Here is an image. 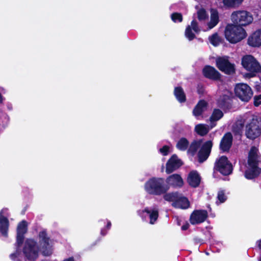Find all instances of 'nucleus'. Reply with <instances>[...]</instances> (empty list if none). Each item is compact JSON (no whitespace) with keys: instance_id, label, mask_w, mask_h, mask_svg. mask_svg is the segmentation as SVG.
<instances>
[{"instance_id":"obj_53","label":"nucleus","mask_w":261,"mask_h":261,"mask_svg":"<svg viewBox=\"0 0 261 261\" xmlns=\"http://www.w3.org/2000/svg\"><path fill=\"white\" fill-rule=\"evenodd\" d=\"M177 223H178V225H180V222H179V221L178 219H177Z\"/></svg>"},{"instance_id":"obj_51","label":"nucleus","mask_w":261,"mask_h":261,"mask_svg":"<svg viewBox=\"0 0 261 261\" xmlns=\"http://www.w3.org/2000/svg\"><path fill=\"white\" fill-rule=\"evenodd\" d=\"M3 102V96L2 94L0 93V103H2Z\"/></svg>"},{"instance_id":"obj_25","label":"nucleus","mask_w":261,"mask_h":261,"mask_svg":"<svg viewBox=\"0 0 261 261\" xmlns=\"http://www.w3.org/2000/svg\"><path fill=\"white\" fill-rule=\"evenodd\" d=\"M174 95L180 103H184L186 101V95L181 87L178 86L174 88Z\"/></svg>"},{"instance_id":"obj_44","label":"nucleus","mask_w":261,"mask_h":261,"mask_svg":"<svg viewBox=\"0 0 261 261\" xmlns=\"http://www.w3.org/2000/svg\"><path fill=\"white\" fill-rule=\"evenodd\" d=\"M261 94L255 95L254 97L253 104L254 106L258 107L261 104Z\"/></svg>"},{"instance_id":"obj_41","label":"nucleus","mask_w":261,"mask_h":261,"mask_svg":"<svg viewBox=\"0 0 261 261\" xmlns=\"http://www.w3.org/2000/svg\"><path fill=\"white\" fill-rule=\"evenodd\" d=\"M217 198L221 203H223L226 200V196L224 192L222 190L219 191L218 193Z\"/></svg>"},{"instance_id":"obj_46","label":"nucleus","mask_w":261,"mask_h":261,"mask_svg":"<svg viewBox=\"0 0 261 261\" xmlns=\"http://www.w3.org/2000/svg\"><path fill=\"white\" fill-rule=\"evenodd\" d=\"M190 226V225L188 222H186V223L181 226V228L182 230H187Z\"/></svg>"},{"instance_id":"obj_18","label":"nucleus","mask_w":261,"mask_h":261,"mask_svg":"<svg viewBox=\"0 0 261 261\" xmlns=\"http://www.w3.org/2000/svg\"><path fill=\"white\" fill-rule=\"evenodd\" d=\"M247 44L253 47L261 46V29L255 31L248 37Z\"/></svg>"},{"instance_id":"obj_4","label":"nucleus","mask_w":261,"mask_h":261,"mask_svg":"<svg viewBox=\"0 0 261 261\" xmlns=\"http://www.w3.org/2000/svg\"><path fill=\"white\" fill-rule=\"evenodd\" d=\"M230 18L233 24L242 28L251 24L253 20L252 14L245 10L233 12L231 14Z\"/></svg>"},{"instance_id":"obj_12","label":"nucleus","mask_w":261,"mask_h":261,"mask_svg":"<svg viewBox=\"0 0 261 261\" xmlns=\"http://www.w3.org/2000/svg\"><path fill=\"white\" fill-rule=\"evenodd\" d=\"M182 165V162L176 154L172 155L166 165V172L170 174Z\"/></svg>"},{"instance_id":"obj_32","label":"nucleus","mask_w":261,"mask_h":261,"mask_svg":"<svg viewBox=\"0 0 261 261\" xmlns=\"http://www.w3.org/2000/svg\"><path fill=\"white\" fill-rule=\"evenodd\" d=\"M243 127L244 124L242 122L236 123L233 125L232 131L234 136H241Z\"/></svg>"},{"instance_id":"obj_37","label":"nucleus","mask_w":261,"mask_h":261,"mask_svg":"<svg viewBox=\"0 0 261 261\" xmlns=\"http://www.w3.org/2000/svg\"><path fill=\"white\" fill-rule=\"evenodd\" d=\"M210 41L211 43L214 46H217L220 42V38L217 33L213 34L210 37Z\"/></svg>"},{"instance_id":"obj_5","label":"nucleus","mask_w":261,"mask_h":261,"mask_svg":"<svg viewBox=\"0 0 261 261\" xmlns=\"http://www.w3.org/2000/svg\"><path fill=\"white\" fill-rule=\"evenodd\" d=\"M241 63L243 67L249 73H247L249 77L255 75L256 73L261 71V66L257 60L252 55H247L242 58Z\"/></svg>"},{"instance_id":"obj_49","label":"nucleus","mask_w":261,"mask_h":261,"mask_svg":"<svg viewBox=\"0 0 261 261\" xmlns=\"http://www.w3.org/2000/svg\"><path fill=\"white\" fill-rule=\"evenodd\" d=\"M63 261H74L73 257H70L67 259H64Z\"/></svg>"},{"instance_id":"obj_47","label":"nucleus","mask_w":261,"mask_h":261,"mask_svg":"<svg viewBox=\"0 0 261 261\" xmlns=\"http://www.w3.org/2000/svg\"><path fill=\"white\" fill-rule=\"evenodd\" d=\"M107 233V230H106V229H105V228H103V229H101V231H100V234H101L102 236H105Z\"/></svg>"},{"instance_id":"obj_39","label":"nucleus","mask_w":261,"mask_h":261,"mask_svg":"<svg viewBox=\"0 0 261 261\" xmlns=\"http://www.w3.org/2000/svg\"><path fill=\"white\" fill-rule=\"evenodd\" d=\"M24 240V234L17 233L16 236L17 247L19 248L22 245Z\"/></svg>"},{"instance_id":"obj_29","label":"nucleus","mask_w":261,"mask_h":261,"mask_svg":"<svg viewBox=\"0 0 261 261\" xmlns=\"http://www.w3.org/2000/svg\"><path fill=\"white\" fill-rule=\"evenodd\" d=\"M209 130V128L203 124H198L195 127V131L200 136H204Z\"/></svg>"},{"instance_id":"obj_31","label":"nucleus","mask_w":261,"mask_h":261,"mask_svg":"<svg viewBox=\"0 0 261 261\" xmlns=\"http://www.w3.org/2000/svg\"><path fill=\"white\" fill-rule=\"evenodd\" d=\"M28 230V224L26 221L22 220L18 224L17 227V233L24 234Z\"/></svg>"},{"instance_id":"obj_15","label":"nucleus","mask_w":261,"mask_h":261,"mask_svg":"<svg viewBox=\"0 0 261 261\" xmlns=\"http://www.w3.org/2000/svg\"><path fill=\"white\" fill-rule=\"evenodd\" d=\"M165 181L166 182L165 186H168V189L170 187L180 188H181L184 184V182L181 176L180 175L177 173L173 174L168 176L166 178Z\"/></svg>"},{"instance_id":"obj_30","label":"nucleus","mask_w":261,"mask_h":261,"mask_svg":"<svg viewBox=\"0 0 261 261\" xmlns=\"http://www.w3.org/2000/svg\"><path fill=\"white\" fill-rule=\"evenodd\" d=\"M224 114L221 110L219 109H214L210 118V121L212 123L220 120L223 117Z\"/></svg>"},{"instance_id":"obj_8","label":"nucleus","mask_w":261,"mask_h":261,"mask_svg":"<svg viewBox=\"0 0 261 261\" xmlns=\"http://www.w3.org/2000/svg\"><path fill=\"white\" fill-rule=\"evenodd\" d=\"M234 93L237 97L243 101L248 102L253 95L251 88L247 84L239 83L234 88Z\"/></svg>"},{"instance_id":"obj_54","label":"nucleus","mask_w":261,"mask_h":261,"mask_svg":"<svg viewBox=\"0 0 261 261\" xmlns=\"http://www.w3.org/2000/svg\"><path fill=\"white\" fill-rule=\"evenodd\" d=\"M258 261H261V257L258 259Z\"/></svg>"},{"instance_id":"obj_2","label":"nucleus","mask_w":261,"mask_h":261,"mask_svg":"<svg viewBox=\"0 0 261 261\" xmlns=\"http://www.w3.org/2000/svg\"><path fill=\"white\" fill-rule=\"evenodd\" d=\"M224 36L229 43L236 44L245 39L247 36V33L244 28L231 23L226 25Z\"/></svg>"},{"instance_id":"obj_36","label":"nucleus","mask_w":261,"mask_h":261,"mask_svg":"<svg viewBox=\"0 0 261 261\" xmlns=\"http://www.w3.org/2000/svg\"><path fill=\"white\" fill-rule=\"evenodd\" d=\"M172 20L174 22H181L183 20L182 15L180 13L174 12L171 16Z\"/></svg>"},{"instance_id":"obj_13","label":"nucleus","mask_w":261,"mask_h":261,"mask_svg":"<svg viewBox=\"0 0 261 261\" xmlns=\"http://www.w3.org/2000/svg\"><path fill=\"white\" fill-rule=\"evenodd\" d=\"M233 137L231 133L227 132L222 137L219 144L221 152H228L232 146Z\"/></svg>"},{"instance_id":"obj_35","label":"nucleus","mask_w":261,"mask_h":261,"mask_svg":"<svg viewBox=\"0 0 261 261\" xmlns=\"http://www.w3.org/2000/svg\"><path fill=\"white\" fill-rule=\"evenodd\" d=\"M192 30L191 27L188 25L185 30V36L189 41H192L196 38V36Z\"/></svg>"},{"instance_id":"obj_50","label":"nucleus","mask_w":261,"mask_h":261,"mask_svg":"<svg viewBox=\"0 0 261 261\" xmlns=\"http://www.w3.org/2000/svg\"><path fill=\"white\" fill-rule=\"evenodd\" d=\"M258 247L259 249L261 250V240L258 241Z\"/></svg>"},{"instance_id":"obj_24","label":"nucleus","mask_w":261,"mask_h":261,"mask_svg":"<svg viewBox=\"0 0 261 261\" xmlns=\"http://www.w3.org/2000/svg\"><path fill=\"white\" fill-rule=\"evenodd\" d=\"M219 22V13L217 10H212L211 12L210 21L207 23L208 28L212 29Z\"/></svg>"},{"instance_id":"obj_43","label":"nucleus","mask_w":261,"mask_h":261,"mask_svg":"<svg viewBox=\"0 0 261 261\" xmlns=\"http://www.w3.org/2000/svg\"><path fill=\"white\" fill-rule=\"evenodd\" d=\"M257 149L254 147H251L248 154V157H258Z\"/></svg>"},{"instance_id":"obj_14","label":"nucleus","mask_w":261,"mask_h":261,"mask_svg":"<svg viewBox=\"0 0 261 261\" xmlns=\"http://www.w3.org/2000/svg\"><path fill=\"white\" fill-rule=\"evenodd\" d=\"M202 72L205 78L215 81L220 80L221 77L220 73L210 65H205L202 69Z\"/></svg>"},{"instance_id":"obj_6","label":"nucleus","mask_w":261,"mask_h":261,"mask_svg":"<svg viewBox=\"0 0 261 261\" xmlns=\"http://www.w3.org/2000/svg\"><path fill=\"white\" fill-rule=\"evenodd\" d=\"M214 170L219 172L223 176H228L232 173L233 166L227 157L222 155L215 161Z\"/></svg>"},{"instance_id":"obj_20","label":"nucleus","mask_w":261,"mask_h":261,"mask_svg":"<svg viewBox=\"0 0 261 261\" xmlns=\"http://www.w3.org/2000/svg\"><path fill=\"white\" fill-rule=\"evenodd\" d=\"M261 173V168L259 167L249 166L244 173L247 179H253L257 178Z\"/></svg>"},{"instance_id":"obj_48","label":"nucleus","mask_w":261,"mask_h":261,"mask_svg":"<svg viewBox=\"0 0 261 261\" xmlns=\"http://www.w3.org/2000/svg\"><path fill=\"white\" fill-rule=\"evenodd\" d=\"M111 227V222L110 221H108L106 227L107 229H110Z\"/></svg>"},{"instance_id":"obj_10","label":"nucleus","mask_w":261,"mask_h":261,"mask_svg":"<svg viewBox=\"0 0 261 261\" xmlns=\"http://www.w3.org/2000/svg\"><path fill=\"white\" fill-rule=\"evenodd\" d=\"M213 146V142L212 140H207L201 144L197 153L198 162L199 163H202L207 160L211 153Z\"/></svg>"},{"instance_id":"obj_28","label":"nucleus","mask_w":261,"mask_h":261,"mask_svg":"<svg viewBox=\"0 0 261 261\" xmlns=\"http://www.w3.org/2000/svg\"><path fill=\"white\" fill-rule=\"evenodd\" d=\"M189 146V142L188 139L182 137L177 142L176 147L180 151H185L188 149Z\"/></svg>"},{"instance_id":"obj_7","label":"nucleus","mask_w":261,"mask_h":261,"mask_svg":"<svg viewBox=\"0 0 261 261\" xmlns=\"http://www.w3.org/2000/svg\"><path fill=\"white\" fill-rule=\"evenodd\" d=\"M217 67L224 73L231 75L236 72L235 65L228 60V56L219 57L216 60Z\"/></svg>"},{"instance_id":"obj_45","label":"nucleus","mask_w":261,"mask_h":261,"mask_svg":"<svg viewBox=\"0 0 261 261\" xmlns=\"http://www.w3.org/2000/svg\"><path fill=\"white\" fill-rule=\"evenodd\" d=\"M197 93L199 94L202 95L204 93V88L203 86L202 85H198L197 87Z\"/></svg>"},{"instance_id":"obj_9","label":"nucleus","mask_w":261,"mask_h":261,"mask_svg":"<svg viewBox=\"0 0 261 261\" xmlns=\"http://www.w3.org/2000/svg\"><path fill=\"white\" fill-rule=\"evenodd\" d=\"M257 118H252L246 125L245 135L251 140H254L260 136L261 129Z\"/></svg>"},{"instance_id":"obj_3","label":"nucleus","mask_w":261,"mask_h":261,"mask_svg":"<svg viewBox=\"0 0 261 261\" xmlns=\"http://www.w3.org/2000/svg\"><path fill=\"white\" fill-rule=\"evenodd\" d=\"M144 188L147 193L153 195H161L168 190V186H165L164 178L162 177L149 178L145 183Z\"/></svg>"},{"instance_id":"obj_40","label":"nucleus","mask_w":261,"mask_h":261,"mask_svg":"<svg viewBox=\"0 0 261 261\" xmlns=\"http://www.w3.org/2000/svg\"><path fill=\"white\" fill-rule=\"evenodd\" d=\"M191 28L193 30L194 32L196 34L199 33V32H200V29L198 27V24L197 22L195 19L191 21Z\"/></svg>"},{"instance_id":"obj_27","label":"nucleus","mask_w":261,"mask_h":261,"mask_svg":"<svg viewBox=\"0 0 261 261\" xmlns=\"http://www.w3.org/2000/svg\"><path fill=\"white\" fill-rule=\"evenodd\" d=\"M202 143V139L195 140L191 142L188 148V152L192 155H194L197 151L198 149L200 148Z\"/></svg>"},{"instance_id":"obj_42","label":"nucleus","mask_w":261,"mask_h":261,"mask_svg":"<svg viewBox=\"0 0 261 261\" xmlns=\"http://www.w3.org/2000/svg\"><path fill=\"white\" fill-rule=\"evenodd\" d=\"M170 147L168 145H164L160 149V153L164 156L167 155L169 152Z\"/></svg>"},{"instance_id":"obj_38","label":"nucleus","mask_w":261,"mask_h":261,"mask_svg":"<svg viewBox=\"0 0 261 261\" xmlns=\"http://www.w3.org/2000/svg\"><path fill=\"white\" fill-rule=\"evenodd\" d=\"M247 163L249 166L258 167V157H248Z\"/></svg>"},{"instance_id":"obj_17","label":"nucleus","mask_w":261,"mask_h":261,"mask_svg":"<svg viewBox=\"0 0 261 261\" xmlns=\"http://www.w3.org/2000/svg\"><path fill=\"white\" fill-rule=\"evenodd\" d=\"M145 213L149 215L150 224H154L159 217L158 210L155 208L150 210L148 207H146L143 210L138 212V215L142 217L143 219L145 217L144 216Z\"/></svg>"},{"instance_id":"obj_11","label":"nucleus","mask_w":261,"mask_h":261,"mask_svg":"<svg viewBox=\"0 0 261 261\" xmlns=\"http://www.w3.org/2000/svg\"><path fill=\"white\" fill-rule=\"evenodd\" d=\"M207 217L206 210H194L190 215V222L192 225L199 224L204 222Z\"/></svg>"},{"instance_id":"obj_19","label":"nucleus","mask_w":261,"mask_h":261,"mask_svg":"<svg viewBox=\"0 0 261 261\" xmlns=\"http://www.w3.org/2000/svg\"><path fill=\"white\" fill-rule=\"evenodd\" d=\"M231 99L227 95H223L217 100V106L223 110H230L232 107Z\"/></svg>"},{"instance_id":"obj_21","label":"nucleus","mask_w":261,"mask_h":261,"mask_svg":"<svg viewBox=\"0 0 261 261\" xmlns=\"http://www.w3.org/2000/svg\"><path fill=\"white\" fill-rule=\"evenodd\" d=\"M190 203L188 199L181 194H179L175 203H172V205L175 208L187 209L190 206Z\"/></svg>"},{"instance_id":"obj_33","label":"nucleus","mask_w":261,"mask_h":261,"mask_svg":"<svg viewBox=\"0 0 261 261\" xmlns=\"http://www.w3.org/2000/svg\"><path fill=\"white\" fill-rule=\"evenodd\" d=\"M178 195V192L166 193L164 195V199L166 201L175 203Z\"/></svg>"},{"instance_id":"obj_26","label":"nucleus","mask_w":261,"mask_h":261,"mask_svg":"<svg viewBox=\"0 0 261 261\" xmlns=\"http://www.w3.org/2000/svg\"><path fill=\"white\" fill-rule=\"evenodd\" d=\"M223 7L227 9L237 8L243 2L244 0H221Z\"/></svg>"},{"instance_id":"obj_34","label":"nucleus","mask_w":261,"mask_h":261,"mask_svg":"<svg viewBox=\"0 0 261 261\" xmlns=\"http://www.w3.org/2000/svg\"><path fill=\"white\" fill-rule=\"evenodd\" d=\"M197 18L199 21H203L207 19L208 15L205 9L201 8L197 12Z\"/></svg>"},{"instance_id":"obj_16","label":"nucleus","mask_w":261,"mask_h":261,"mask_svg":"<svg viewBox=\"0 0 261 261\" xmlns=\"http://www.w3.org/2000/svg\"><path fill=\"white\" fill-rule=\"evenodd\" d=\"M201 179L197 171L192 170L189 173L187 181L191 187L195 188L199 186Z\"/></svg>"},{"instance_id":"obj_52","label":"nucleus","mask_w":261,"mask_h":261,"mask_svg":"<svg viewBox=\"0 0 261 261\" xmlns=\"http://www.w3.org/2000/svg\"><path fill=\"white\" fill-rule=\"evenodd\" d=\"M11 256H12V257L14 256V257H15L16 256V254L15 253H13V254H11Z\"/></svg>"},{"instance_id":"obj_22","label":"nucleus","mask_w":261,"mask_h":261,"mask_svg":"<svg viewBox=\"0 0 261 261\" xmlns=\"http://www.w3.org/2000/svg\"><path fill=\"white\" fill-rule=\"evenodd\" d=\"M9 221L8 218L0 214V232L5 237L8 235Z\"/></svg>"},{"instance_id":"obj_23","label":"nucleus","mask_w":261,"mask_h":261,"mask_svg":"<svg viewBox=\"0 0 261 261\" xmlns=\"http://www.w3.org/2000/svg\"><path fill=\"white\" fill-rule=\"evenodd\" d=\"M207 106V103L205 100H200L193 109V115L195 116H200Z\"/></svg>"},{"instance_id":"obj_1","label":"nucleus","mask_w":261,"mask_h":261,"mask_svg":"<svg viewBox=\"0 0 261 261\" xmlns=\"http://www.w3.org/2000/svg\"><path fill=\"white\" fill-rule=\"evenodd\" d=\"M38 239L39 246L33 239H27L25 241L22 252L26 261H36L39 257V250L44 256H49L53 254V241L48 236L46 229L39 232Z\"/></svg>"}]
</instances>
